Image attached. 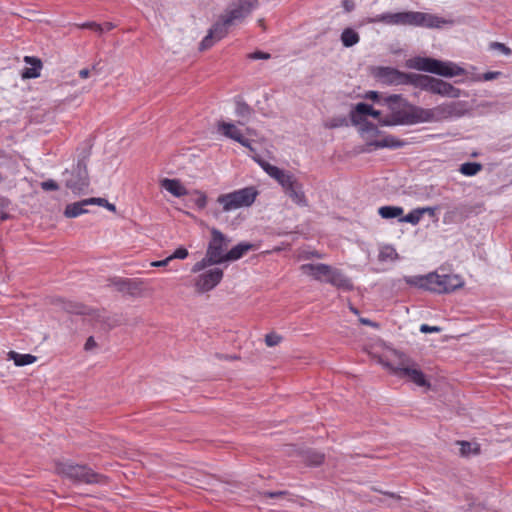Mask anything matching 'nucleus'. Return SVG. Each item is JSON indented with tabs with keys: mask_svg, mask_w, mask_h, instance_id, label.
Returning <instances> with one entry per match:
<instances>
[{
	"mask_svg": "<svg viewBox=\"0 0 512 512\" xmlns=\"http://www.w3.org/2000/svg\"><path fill=\"white\" fill-rule=\"evenodd\" d=\"M94 347H96V342L94 340V337L90 336L87 340H86V343L84 345V349L86 351H89L91 349H93Z\"/></svg>",
	"mask_w": 512,
	"mask_h": 512,
	"instance_id": "obj_53",
	"label": "nucleus"
},
{
	"mask_svg": "<svg viewBox=\"0 0 512 512\" xmlns=\"http://www.w3.org/2000/svg\"><path fill=\"white\" fill-rule=\"evenodd\" d=\"M482 170V165L478 162H466L461 164L459 171L465 176H474Z\"/></svg>",
	"mask_w": 512,
	"mask_h": 512,
	"instance_id": "obj_36",
	"label": "nucleus"
},
{
	"mask_svg": "<svg viewBox=\"0 0 512 512\" xmlns=\"http://www.w3.org/2000/svg\"><path fill=\"white\" fill-rule=\"evenodd\" d=\"M88 205H94L97 204L99 206H105V203H107V200L105 198H89L87 199Z\"/></svg>",
	"mask_w": 512,
	"mask_h": 512,
	"instance_id": "obj_51",
	"label": "nucleus"
},
{
	"mask_svg": "<svg viewBox=\"0 0 512 512\" xmlns=\"http://www.w3.org/2000/svg\"><path fill=\"white\" fill-rule=\"evenodd\" d=\"M395 375L407 378L418 386H429L424 373L417 368V365L409 360H402L397 366L392 367Z\"/></svg>",
	"mask_w": 512,
	"mask_h": 512,
	"instance_id": "obj_12",
	"label": "nucleus"
},
{
	"mask_svg": "<svg viewBox=\"0 0 512 512\" xmlns=\"http://www.w3.org/2000/svg\"><path fill=\"white\" fill-rule=\"evenodd\" d=\"M211 239L208 243L204 258L196 262L192 272L197 273L205 268L227 262L226 252L231 240L217 228H211Z\"/></svg>",
	"mask_w": 512,
	"mask_h": 512,
	"instance_id": "obj_4",
	"label": "nucleus"
},
{
	"mask_svg": "<svg viewBox=\"0 0 512 512\" xmlns=\"http://www.w3.org/2000/svg\"><path fill=\"white\" fill-rule=\"evenodd\" d=\"M366 116H371L376 119H382L381 112L375 110L370 104L365 102L357 103L350 112V119L353 125L361 124Z\"/></svg>",
	"mask_w": 512,
	"mask_h": 512,
	"instance_id": "obj_18",
	"label": "nucleus"
},
{
	"mask_svg": "<svg viewBox=\"0 0 512 512\" xmlns=\"http://www.w3.org/2000/svg\"><path fill=\"white\" fill-rule=\"evenodd\" d=\"M417 88L441 97L459 98L466 93L453 84L426 74H419Z\"/></svg>",
	"mask_w": 512,
	"mask_h": 512,
	"instance_id": "obj_6",
	"label": "nucleus"
},
{
	"mask_svg": "<svg viewBox=\"0 0 512 512\" xmlns=\"http://www.w3.org/2000/svg\"><path fill=\"white\" fill-rule=\"evenodd\" d=\"M92 70H93V71H97V66H96V65H93V66H92Z\"/></svg>",
	"mask_w": 512,
	"mask_h": 512,
	"instance_id": "obj_63",
	"label": "nucleus"
},
{
	"mask_svg": "<svg viewBox=\"0 0 512 512\" xmlns=\"http://www.w3.org/2000/svg\"><path fill=\"white\" fill-rule=\"evenodd\" d=\"M457 444L460 445L461 456L468 457L470 455H476L479 453V445L476 443L458 441Z\"/></svg>",
	"mask_w": 512,
	"mask_h": 512,
	"instance_id": "obj_35",
	"label": "nucleus"
},
{
	"mask_svg": "<svg viewBox=\"0 0 512 512\" xmlns=\"http://www.w3.org/2000/svg\"><path fill=\"white\" fill-rule=\"evenodd\" d=\"M197 198L194 200L198 209H204L207 205V197L204 193L197 191Z\"/></svg>",
	"mask_w": 512,
	"mask_h": 512,
	"instance_id": "obj_48",
	"label": "nucleus"
},
{
	"mask_svg": "<svg viewBox=\"0 0 512 512\" xmlns=\"http://www.w3.org/2000/svg\"><path fill=\"white\" fill-rule=\"evenodd\" d=\"M104 207H106L110 211H115V209H116L115 205L112 203H109L108 201H107V203H105Z\"/></svg>",
	"mask_w": 512,
	"mask_h": 512,
	"instance_id": "obj_59",
	"label": "nucleus"
},
{
	"mask_svg": "<svg viewBox=\"0 0 512 512\" xmlns=\"http://www.w3.org/2000/svg\"><path fill=\"white\" fill-rule=\"evenodd\" d=\"M171 260H168V257L164 260H158V261H153L151 263V266L153 267H163V266H166Z\"/></svg>",
	"mask_w": 512,
	"mask_h": 512,
	"instance_id": "obj_55",
	"label": "nucleus"
},
{
	"mask_svg": "<svg viewBox=\"0 0 512 512\" xmlns=\"http://www.w3.org/2000/svg\"><path fill=\"white\" fill-rule=\"evenodd\" d=\"M235 114L242 120L238 121L239 124H246L251 116L254 114V109L249 106L240 96L235 97Z\"/></svg>",
	"mask_w": 512,
	"mask_h": 512,
	"instance_id": "obj_25",
	"label": "nucleus"
},
{
	"mask_svg": "<svg viewBox=\"0 0 512 512\" xmlns=\"http://www.w3.org/2000/svg\"><path fill=\"white\" fill-rule=\"evenodd\" d=\"M383 105L387 106L390 114L379 120L382 126L415 125L419 124L420 106L408 102L400 94H392L383 98Z\"/></svg>",
	"mask_w": 512,
	"mask_h": 512,
	"instance_id": "obj_1",
	"label": "nucleus"
},
{
	"mask_svg": "<svg viewBox=\"0 0 512 512\" xmlns=\"http://www.w3.org/2000/svg\"><path fill=\"white\" fill-rule=\"evenodd\" d=\"M260 166L264 169V171L273 179H275L279 184L283 182V179L290 173L288 171L282 170L274 165H271L268 162L260 161Z\"/></svg>",
	"mask_w": 512,
	"mask_h": 512,
	"instance_id": "obj_30",
	"label": "nucleus"
},
{
	"mask_svg": "<svg viewBox=\"0 0 512 512\" xmlns=\"http://www.w3.org/2000/svg\"><path fill=\"white\" fill-rule=\"evenodd\" d=\"M83 27H86V28H91V29H94L98 32H102V27L97 24V23H94V22H90V23H86L83 25Z\"/></svg>",
	"mask_w": 512,
	"mask_h": 512,
	"instance_id": "obj_56",
	"label": "nucleus"
},
{
	"mask_svg": "<svg viewBox=\"0 0 512 512\" xmlns=\"http://www.w3.org/2000/svg\"><path fill=\"white\" fill-rule=\"evenodd\" d=\"M282 340V337L274 332L268 333L265 336V343L269 347H274L278 345Z\"/></svg>",
	"mask_w": 512,
	"mask_h": 512,
	"instance_id": "obj_41",
	"label": "nucleus"
},
{
	"mask_svg": "<svg viewBox=\"0 0 512 512\" xmlns=\"http://www.w3.org/2000/svg\"><path fill=\"white\" fill-rule=\"evenodd\" d=\"M305 461L310 466H319L324 461V454L316 450H308L305 453Z\"/></svg>",
	"mask_w": 512,
	"mask_h": 512,
	"instance_id": "obj_34",
	"label": "nucleus"
},
{
	"mask_svg": "<svg viewBox=\"0 0 512 512\" xmlns=\"http://www.w3.org/2000/svg\"><path fill=\"white\" fill-rule=\"evenodd\" d=\"M248 57L252 60H267L271 58V55L269 53L263 52V51H255L253 53H250Z\"/></svg>",
	"mask_w": 512,
	"mask_h": 512,
	"instance_id": "obj_49",
	"label": "nucleus"
},
{
	"mask_svg": "<svg viewBox=\"0 0 512 512\" xmlns=\"http://www.w3.org/2000/svg\"><path fill=\"white\" fill-rule=\"evenodd\" d=\"M375 76L387 85H412L417 88L419 74L405 73L392 67H378Z\"/></svg>",
	"mask_w": 512,
	"mask_h": 512,
	"instance_id": "obj_9",
	"label": "nucleus"
},
{
	"mask_svg": "<svg viewBox=\"0 0 512 512\" xmlns=\"http://www.w3.org/2000/svg\"><path fill=\"white\" fill-rule=\"evenodd\" d=\"M361 124H362V131L363 132L372 133V134H378L379 133V130H378L377 126L374 123H372L370 121L364 120Z\"/></svg>",
	"mask_w": 512,
	"mask_h": 512,
	"instance_id": "obj_47",
	"label": "nucleus"
},
{
	"mask_svg": "<svg viewBox=\"0 0 512 512\" xmlns=\"http://www.w3.org/2000/svg\"><path fill=\"white\" fill-rule=\"evenodd\" d=\"M422 216L424 214H428L430 217H435L436 215V208L434 207H422L420 208Z\"/></svg>",
	"mask_w": 512,
	"mask_h": 512,
	"instance_id": "obj_52",
	"label": "nucleus"
},
{
	"mask_svg": "<svg viewBox=\"0 0 512 512\" xmlns=\"http://www.w3.org/2000/svg\"><path fill=\"white\" fill-rule=\"evenodd\" d=\"M331 269H332L331 266L324 264V263H317V264L307 263V264L301 265V267H300V270L302 271L303 274L309 275L317 281H325V282H326V279H328L329 274L331 273Z\"/></svg>",
	"mask_w": 512,
	"mask_h": 512,
	"instance_id": "obj_20",
	"label": "nucleus"
},
{
	"mask_svg": "<svg viewBox=\"0 0 512 512\" xmlns=\"http://www.w3.org/2000/svg\"><path fill=\"white\" fill-rule=\"evenodd\" d=\"M218 131L225 137L232 139L244 147L251 148V141L243 136L241 131L231 122L220 121Z\"/></svg>",
	"mask_w": 512,
	"mask_h": 512,
	"instance_id": "obj_19",
	"label": "nucleus"
},
{
	"mask_svg": "<svg viewBox=\"0 0 512 512\" xmlns=\"http://www.w3.org/2000/svg\"><path fill=\"white\" fill-rule=\"evenodd\" d=\"M341 42L344 47H352L360 41L359 34L352 28H345L340 36Z\"/></svg>",
	"mask_w": 512,
	"mask_h": 512,
	"instance_id": "obj_32",
	"label": "nucleus"
},
{
	"mask_svg": "<svg viewBox=\"0 0 512 512\" xmlns=\"http://www.w3.org/2000/svg\"><path fill=\"white\" fill-rule=\"evenodd\" d=\"M254 245L248 242H241L226 252L227 262H233L241 259L248 251L252 250Z\"/></svg>",
	"mask_w": 512,
	"mask_h": 512,
	"instance_id": "obj_28",
	"label": "nucleus"
},
{
	"mask_svg": "<svg viewBox=\"0 0 512 512\" xmlns=\"http://www.w3.org/2000/svg\"><path fill=\"white\" fill-rule=\"evenodd\" d=\"M65 186L74 194H84L89 187V176L87 171V156L78 159L77 164L71 171L65 170Z\"/></svg>",
	"mask_w": 512,
	"mask_h": 512,
	"instance_id": "obj_8",
	"label": "nucleus"
},
{
	"mask_svg": "<svg viewBox=\"0 0 512 512\" xmlns=\"http://www.w3.org/2000/svg\"><path fill=\"white\" fill-rule=\"evenodd\" d=\"M24 62L30 67H25L22 70L21 76L23 79H34L40 76L42 69V62L39 58L34 56H25Z\"/></svg>",
	"mask_w": 512,
	"mask_h": 512,
	"instance_id": "obj_22",
	"label": "nucleus"
},
{
	"mask_svg": "<svg viewBox=\"0 0 512 512\" xmlns=\"http://www.w3.org/2000/svg\"><path fill=\"white\" fill-rule=\"evenodd\" d=\"M188 250L184 247L177 248L170 256H168V260L173 259H185L188 257Z\"/></svg>",
	"mask_w": 512,
	"mask_h": 512,
	"instance_id": "obj_42",
	"label": "nucleus"
},
{
	"mask_svg": "<svg viewBox=\"0 0 512 512\" xmlns=\"http://www.w3.org/2000/svg\"><path fill=\"white\" fill-rule=\"evenodd\" d=\"M406 66L410 69L435 74L444 78L467 75V71L457 63L432 57H413L406 62Z\"/></svg>",
	"mask_w": 512,
	"mask_h": 512,
	"instance_id": "obj_2",
	"label": "nucleus"
},
{
	"mask_svg": "<svg viewBox=\"0 0 512 512\" xmlns=\"http://www.w3.org/2000/svg\"><path fill=\"white\" fill-rule=\"evenodd\" d=\"M442 329L438 326H430L428 324H422L420 326V332L422 333H439Z\"/></svg>",
	"mask_w": 512,
	"mask_h": 512,
	"instance_id": "obj_50",
	"label": "nucleus"
},
{
	"mask_svg": "<svg viewBox=\"0 0 512 512\" xmlns=\"http://www.w3.org/2000/svg\"><path fill=\"white\" fill-rule=\"evenodd\" d=\"M326 282L344 290H351L353 288L351 280L340 270L335 268L331 269V273L329 274L328 279H326Z\"/></svg>",
	"mask_w": 512,
	"mask_h": 512,
	"instance_id": "obj_24",
	"label": "nucleus"
},
{
	"mask_svg": "<svg viewBox=\"0 0 512 512\" xmlns=\"http://www.w3.org/2000/svg\"><path fill=\"white\" fill-rule=\"evenodd\" d=\"M67 312L69 313H74V314H84L85 313V308L84 306L80 305V304H72V303H68L65 305L64 307Z\"/></svg>",
	"mask_w": 512,
	"mask_h": 512,
	"instance_id": "obj_46",
	"label": "nucleus"
},
{
	"mask_svg": "<svg viewBox=\"0 0 512 512\" xmlns=\"http://www.w3.org/2000/svg\"><path fill=\"white\" fill-rule=\"evenodd\" d=\"M8 359L13 360L14 364L18 367H23L32 364L37 360L36 356L32 354H20L15 351H10L8 353Z\"/></svg>",
	"mask_w": 512,
	"mask_h": 512,
	"instance_id": "obj_31",
	"label": "nucleus"
},
{
	"mask_svg": "<svg viewBox=\"0 0 512 512\" xmlns=\"http://www.w3.org/2000/svg\"><path fill=\"white\" fill-rule=\"evenodd\" d=\"M161 187L167 190L175 197H182L187 195V189L182 185L178 179L164 178L161 180Z\"/></svg>",
	"mask_w": 512,
	"mask_h": 512,
	"instance_id": "obj_26",
	"label": "nucleus"
},
{
	"mask_svg": "<svg viewBox=\"0 0 512 512\" xmlns=\"http://www.w3.org/2000/svg\"><path fill=\"white\" fill-rule=\"evenodd\" d=\"M351 310H352L355 314H358V310H357V309L352 308Z\"/></svg>",
	"mask_w": 512,
	"mask_h": 512,
	"instance_id": "obj_64",
	"label": "nucleus"
},
{
	"mask_svg": "<svg viewBox=\"0 0 512 512\" xmlns=\"http://www.w3.org/2000/svg\"><path fill=\"white\" fill-rule=\"evenodd\" d=\"M257 195L258 191L256 188L249 186L230 193L221 194L218 196L217 202L222 205L224 212H230L242 207L251 206Z\"/></svg>",
	"mask_w": 512,
	"mask_h": 512,
	"instance_id": "obj_7",
	"label": "nucleus"
},
{
	"mask_svg": "<svg viewBox=\"0 0 512 512\" xmlns=\"http://www.w3.org/2000/svg\"><path fill=\"white\" fill-rule=\"evenodd\" d=\"M385 494H386V495H388V496H390V497H392V498L400 499V497H399V496H397L396 494H394V493H392V492H386Z\"/></svg>",
	"mask_w": 512,
	"mask_h": 512,
	"instance_id": "obj_61",
	"label": "nucleus"
},
{
	"mask_svg": "<svg viewBox=\"0 0 512 512\" xmlns=\"http://www.w3.org/2000/svg\"><path fill=\"white\" fill-rule=\"evenodd\" d=\"M433 279H437L433 275V273H429L427 275H417V276H405L404 281L414 287H418L431 292V286Z\"/></svg>",
	"mask_w": 512,
	"mask_h": 512,
	"instance_id": "obj_23",
	"label": "nucleus"
},
{
	"mask_svg": "<svg viewBox=\"0 0 512 512\" xmlns=\"http://www.w3.org/2000/svg\"><path fill=\"white\" fill-rule=\"evenodd\" d=\"M40 186L44 191H55L59 189L58 183L53 179L41 182Z\"/></svg>",
	"mask_w": 512,
	"mask_h": 512,
	"instance_id": "obj_43",
	"label": "nucleus"
},
{
	"mask_svg": "<svg viewBox=\"0 0 512 512\" xmlns=\"http://www.w3.org/2000/svg\"><path fill=\"white\" fill-rule=\"evenodd\" d=\"M437 279H433L431 292L434 293H450L463 286V281L458 275H439L433 273Z\"/></svg>",
	"mask_w": 512,
	"mask_h": 512,
	"instance_id": "obj_14",
	"label": "nucleus"
},
{
	"mask_svg": "<svg viewBox=\"0 0 512 512\" xmlns=\"http://www.w3.org/2000/svg\"><path fill=\"white\" fill-rule=\"evenodd\" d=\"M232 25L226 22V19L221 16L220 19L210 28L208 34L203 38L199 45L200 50H206L213 46L216 41L224 38L229 28Z\"/></svg>",
	"mask_w": 512,
	"mask_h": 512,
	"instance_id": "obj_13",
	"label": "nucleus"
},
{
	"mask_svg": "<svg viewBox=\"0 0 512 512\" xmlns=\"http://www.w3.org/2000/svg\"><path fill=\"white\" fill-rule=\"evenodd\" d=\"M399 255L394 247L390 245H386L380 249L378 259L380 261L391 260L394 261L398 259Z\"/></svg>",
	"mask_w": 512,
	"mask_h": 512,
	"instance_id": "obj_37",
	"label": "nucleus"
},
{
	"mask_svg": "<svg viewBox=\"0 0 512 512\" xmlns=\"http://www.w3.org/2000/svg\"><path fill=\"white\" fill-rule=\"evenodd\" d=\"M462 102H445L433 108L420 107L419 123L440 122L452 117H460L464 113Z\"/></svg>",
	"mask_w": 512,
	"mask_h": 512,
	"instance_id": "obj_5",
	"label": "nucleus"
},
{
	"mask_svg": "<svg viewBox=\"0 0 512 512\" xmlns=\"http://www.w3.org/2000/svg\"><path fill=\"white\" fill-rule=\"evenodd\" d=\"M404 209L400 206H382L378 209V214L383 219L401 218Z\"/></svg>",
	"mask_w": 512,
	"mask_h": 512,
	"instance_id": "obj_33",
	"label": "nucleus"
},
{
	"mask_svg": "<svg viewBox=\"0 0 512 512\" xmlns=\"http://www.w3.org/2000/svg\"><path fill=\"white\" fill-rule=\"evenodd\" d=\"M143 282L137 279L111 277L108 279V286L115 288L118 292L136 295L142 289Z\"/></svg>",
	"mask_w": 512,
	"mask_h": 512,
	"instance_id": "obj_17",
	"label": "nucleus"
},
{
	"mask_svg": "<svg viewBox=\"0 0 512 512\" xmlns=\"http://www.w3.org/2000/svg\"><path fill=\"white\" fill-rule=\"evenodd\" d=\"M490 48L493 50H499L500 52H502L504 55H507V56L512 54V50L509 47H507L505 44L500 43V42H492L490 44Z\"/></svg>",
	"mask_w": 512,
	"mask_h": 512,
	"instance_id": "obj_45",
	"label": "nucleus"
},
{
	"mask_svg": "<svg viewBox=\"0 0 512 512\" xmlns=\"http://www.w3.org/2000/svg\"><path fill=\"white\" fill-rule=\"evenodd\" d=\"M223 275V270L217 267L200 274L195 281L197 291L200 293L211 291L221 282Z\"/></svg>",
	"mask_w": 512,
	"mask_h": 512,
	"instance_id": "obj_15",
	"label": "nucleus"
},
{
	"mask_svg": "<svg viewBox=\"0 0 512 512\" xmlns=\"http://www.w3.org/2000/svg\"><path fill=\"white\" fill-rule=\"evenodd\" d=\"M452 24V20L445 19L434 14L419 11H408L407 26L441 29L446 25Z\"/></svg>",
	"mask_w": 512,
	"mask_h": 512,
	"instance_id": "obj_10",
	"label": "nucleus"
},
{
	"mask_svg": "<svg viewBox=\"0 0 512 512\" xmlns=\"http://www.w3.org/2000/svg\"><path fill=\"white\" fill-rule=\"evenodd\" d=\"M90 73H91V70L88 69V68H84V69H81L79 71V76L82 78V79H86L90 76Z\"/></svg>",
	"mask_w": 512,
	"mask_h": 512,
	"instance_id": "obj_57",
	"label": "nucleus"
},
{
	"mask_svg": "<svg viewBox=\"0 0 512 512\" xmlns=\"http://www.w3.org/2000/svg\"><path fill=\"white\" fill-rule=\"evenodd\" d=\"M86 206H88L87 199L68 204L64 210V216L67 218H76L88 212Z\"/></svg>",
	"mask_w": 512,
	"mask_h": 512,
	"instance_id": "obj_29",
	"label": "nucleus"
},
{
	"mask_svg": "<svg viewBox=\"0 0 512 512\" xmlns=\"http://www.w3.org/2000/svg\"><path fill=\"white\" fill-rule=\"evenodd\" d=\"M343 126H348V121L344 116L333 117L325 123V127L329 129H334Z\"/></svg>",
	"mask_w": 512,
	"mask_h": 512,
	"instance_id": "obj_39",
	"label": "nucleus"
},
{
	"mask_svg": "<svg viewBox=\"0 0 512 512\" xmlns=\"http://www.w3.org/2000/svg\"><path fill=\"white\" fill-rule=\"evenodd\" d=\"M454 83L461 84V83H464V80L463 79H457V80L454 81Z\"/></svg>",
	"mask_w": 512,
	"mask_h": 512,
	"instance_id": "obj_62",
	"label": "nucleus"
},
{
	"mask_svg": "<svg viewBox=\"0 0 512 512\" xmlns=\"http://www.w3.org/2000/svg\"><path fill=\"white\" fill-rule=\"evenodd\" d=\"M342 6L345 9V11L350 12L354 9L355 4L352 0H343Z\"/></svg>",
	"mask_w": 512,
	"mask_h": 512,
	"instance_id": "obj_54",
	"label": "nucleus"
},
{
	"mask_svg": "<svg viewBox=\"0 0 512 512\" xmlns=\"http://www.w3.org/2000/svg\"><path fill=\"white\" fill-rule=\"evenodd\" d=\"M55 471L58 475L65 477L74 483L84 484H105L107 477L95 472L86 464L74 463L71 460H59L55 463Z\"/></svg>",
	"mask_w": 512,
	"mask_h": 512,
	"instance_id": "obj_3",
	"label": "nucleus"
},
{
	"mask_svg": "<svg viewBox=\"0 0 512 512\" xmlns=\"http://www.w3.org/2000/svg\"><path fill=\"white\" fill-rule=\"evenodd\" d=\"M282 494H283L282 492H270L269 493V497L270 498H277V497H279Z\"/></svg>",
	"mask_w": 512,
	"mask_h": 512,
	"instance_id": "obj_60",
	"label": "nucleus"
},
{
	"mask_svg": "<svg viewBox=\"0 0 512 512\" xmlns=\"http://www.w3.org/2000/svg\"><path fill=\"white\" fill-rule=\"evenodd\" d=\"M502 75L500 71H488L483 73L481 76L477 78L479 81H491L499 78Z\"/></svg>",
	"mask_w": 512,
	"mask_h": 512,
	"instance_id": "obj_44",
	"label": "nucleus"
},
{
	"mask_svg": "<svg viewBox=\"0 0 512 512\" xmlns=\"http://www.w3.org/2000/svg\"><path fill=\"white\" fill-rule=\"evenodd\" d=\"M360 322L363 324V325H366V326H371V327H377V323L371 321L370 319H367V318H361L360 319Z\"/></svg>",
	"mask_w": 512,
	"mask_h": 512,
	"instance_id": "obj_58",
	"label": "nucleus"
},
{
	"mask_svg": "<svg viewBox=\"0 0 512 512\" xmlns=\"http://www.w3.org/2000/svg\"><path fill=\"white\" fill-rule=\"evenodd\" d=\"M285 194L292 200L294 204L300 207L308 206V200L303 190L302 183L293 175L289 173L280 183Z\"/></svg>",
	"mask_w": 512,
	"mask_h": 512,
	"instance_id": "obj_11",
	"label": "nucleus"
},
{
	"mask_svg": "<svg viewBox=\"0 0 512 512\" xmlns=\"http://www.w3.org/2000/svg\"><path fill=\"white\" fill-rule=\"evenodd\" d=\"M367 145L369 147L372 146L376 149H380V148L397 149V148L403 147L405 145V142L403 140L395 138L394 136L388 135L381 140L370 141Z\"/></svg>",
	"mask_w": 512,
	"mask_h": 512,
	"instance_id": "obj_27",
	"label": "nucleus"
},
{
	"mask_svg": "<svg viewBox=\"0 0 512 512\" xmlns=\"http://www.w3.org/2000/svg\"><path fill=\"white\" fill-rule=\"evenodd\" d=\"M257 6V1H241L234 8L227 10L222 15L226 22L230 25H234L236 22L243 20L247 17Z\"/></svg>",
	"mask_w": 512,
	"mask_h": 512,
	"instance_id": "obj_16",
	"label": "nucleus"
},
{
	"mask_svg": "<svg viewBox=\"0 0 512 512\" xmlns=\"http://www.w3.org/2000/svg\"><path fill=\"white\" fill-rule=\"evenodd\" d=\"M408 11L397 12V13H382L371 18V23H384L387 25H403L407 26Z\"/></svg>",
	"mask_w": 512,
	"mask_h": 512,
	"instance_id": "obj_21",
	"label": "nucleus"
},
{
	"mask_svg": "<svg viewBox=\"0 0 512 512\" xmlns=\"http://www.w3.org/2000/svg\"><path fill=\"white\" fill-rule=\"evenodd\" d=\"M421 218L422 214L420 208H416L410 211L407 215H402L401 218H399V222H406L412 225H417L420 222Z\"/></svg>",
	"mask_w": 512,
	"mask_h": 512,
	"instance_id": "obj_38",
	"label": "nucleus"
},
{
	"mask_svg": "<svg viewBox=\"0 0 512 512\" xmlns=\"http://www.w3.org/2000/svg\"><path fill=\"white\" fill-rule=\"evenodd\" d=\"M386 96H383L380 92L377 91H368L365 93L364 98L369 99L373 101L374 103L383 105V98Z\"/></svg>",
	"mask_w": 512,
	"mask_h": 512,
	"instance_id": "obj_40",
	"label": "nucleus"
}]
</instances>
